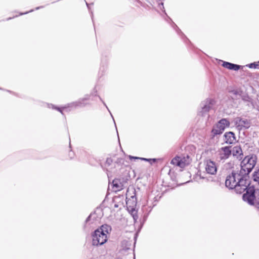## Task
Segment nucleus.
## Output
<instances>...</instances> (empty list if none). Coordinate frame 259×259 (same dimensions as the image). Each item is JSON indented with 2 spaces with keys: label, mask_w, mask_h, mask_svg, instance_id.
I'll return each mask as SVG.
<instances>
[{
  "label": "nucleus",
  "mask_w": 259,
  "mask_h": 259,
  "mask_svg": "<svg viewBox=\"0 0 259 259\" xmlns=\"http://www.w3.org/2000/svg\"><path fill=\"white\" fill-rule=\"evenodd\" d=\"M206 172L210 175H215L217 171V167L215 162L211 160H207L204 162Z\"/></svg>",
  "instance_id": "8"
},
{
  "label": "nucleus",
  "mask_w": 259,
  "mask_h": 259,
  "mask_svg": "<svg viewBox=\"0 0 259 259\" xmlns=\"http://www.w3.org/2000/svg\"><path fill=\"white\" fill-rule=\"evenodd\" d=\"M112 184L115 191H118L124 188L125 182L123 179H115L113 181Z\"/></svg>",
  "instance_id": "11"
},
{
  "label": "nucleus",
  "mask_w": 259,
  "mask_h": 259,
  "mask_svg": "<svg viewBox=\"0 0 259 259\" xmlns=\"http://www.w3.org/2000/svg\"><path fill=\"white\" fill-rule=\"evenodd\" d=\"M253 179L255 182H256L259 184V169L257 171L254 172Z\"/></svg>",
  "instance_id": "16"
},
{
  "label": "nucleus",
  "mask_w": 259,
  "mask_h": 259,
  "mask_svg": "<svg viewBox=\"0 0 259 259\" xmlns=\"http://www.w3.org/2000/svg\"><path fill=\"white\" fill-rule=\"evenodd\" d=\"M190 158L189 156L187 155L186 156H177L171 160L170 163L173 165L183 168L188 165L190 163Z\"/></svg>",
  "instance_id": "6"
},
{
  "label": "nucleus",
  "mask_w": 259,
  "mask_h": 259,
  "mask_svg": "<svg viewBox=\"0 0 259 259\" xmlns=\"http://www.w3.org/2000/svg\"><path fill=\"white\" fill-rule=\"evenodd\" d=\"M91 215H89V216L87 218L86 221H85V222H89V221H90V218H91Z\"/></svg>",
  "instance_id": "23"
},
{
  "label": "nucleus",
  "mask_w": 259,
  "mask_h": 259,
  "mask_svg": "<svg viewBox=\"0 0 259 259\" xmlns=\"http://www.w3.org/2000/svg\"><path fill=\"white\" fill-rule=\"evenodd\" d=\"M92 238V244L95 246L103 245L107 240V236L99 229L94 231Z\"/></svg>",
  "instance_id": "4"
},
{
  "label": "nucleus",
  "mask_w": 259,
  "mask_h": 259,
  "mask_svg": "<svg viewBox=\"0 0 259 259\" xmlns=\"http://www.w3.org/2000/svg\"><path fill=\"white\" fill-rule=\"evenodd\" d=\"M112 162H113V160L111 158H107L106 160V164L107 165L109 166L112 164Z\"/></svg>",
  "instance_id": "19"
},
{
  "label": "nucleus",
  "mask_w": 259,
  "mask_h": 259,
  "mask_svg": "<svg viewBox=\"0 0 259 259\" xmlns=\"http://www.w3.org/2000/svg\"><path fill=\"white\" fill-rule=\"evenodd\" d=\"M240 123L242 125V124H244V125L246 124V127H249V125H248V122L247 120H242L241 119L240 120Z\"/></svg>",
  "instance_id": "20"
},
{
  "label": "nucleus",
  "mask_w": 259,
  "mask_h": 259,
  "mask_svg": "<svg viewBox=\"0 0 259 259\" xmlns=\"http://www.w3.org/2000/svg\"><path fill=\"white\" fill-rule=\"evenodd\" d=\"M248 67L250 68H258L259 69V64L257 63H251L248 65Z\"/></svg>",
  "instance_id": "17"
},
{
  "label": "nucleus",
  "mask_w": 259,
  "mask_h": 259,
  "mask_svg": "<svg viewBox=\"0 0 259 259\" xmlns=\"http://www.w3.org/2000/svg\"><path fill=\"white\" fill-rule=\"evenodd\" d=\"M231 148L232 146H225L219 150V156L220 161H224L231 155Z\"/></svg>",
  "instance_id": "7"
},
{
  "label": "nucleus",
  "mask_w": 259,
  "mask_h": 259,
  "mask_svg": "<svg viewBox=\"0 0 259 259\" xmlns=\"http://www.w3.org/2000/svg\"><path fill=\"white\" fill-rule=\"evenodd\" d=\"M99 229L107 236V235L111 232V227L107 224H105L102 225Z\"/></svg>",
  "instance_id": "15"
},
{
  "label": "nucleus",
  "mask_w": 259,
  "mask_h": 259,
  "mask_svg": "<svg viewBox=\"0 0 259 259\" xmlns=\"http://www.w3.org/2000/svg\"><path fill=\"white\" fill-rule=\"evenodd\" d=\"M222 66L227 69L235 71L238 70L240 68V65L233 64L228 62H224L222 64Z\"/></svg>",
  "instance_id": "13"
},
{
  "label": "nucleus",
  "mask_w": 259,
  "mask_h": 259,
  "mask_svg": "<svg viewBox=\"0 0 259 259\" xmlns=\"http://www.w3.org/2000/svg\"><path fill=\"white\" fill-rule=\"evenodd\" d=\"M214 104V100L211 99H207L206 101L202 103V115L203 113L208 112L211 106Z\"/></svg>",
  "instance_id": "10"
},
{
  "label": "nucleus",
  "mask_w": 259,
  "mask_h": 259,
  "mask_svg": "<svg viewBox=\"0 0 259 259\" xmlns=\"http://www.w3.org/2000/svg\"><path fill=\"white\" fill-rule=\"evenodd\" d=\"M56 109L59 111L61 113H62V111L60 108H56Z\"/></svg>",
  "instance_id": "24"
},
{
  "label": "nucleus",
  "mask_w": 259,
  "mask_h": 259,
  "mask_svg": "<svg viewBox=\"0 0 259 259\" xmlns=\"http://www.w3.org/2000/svg\"><path fill=\"white\" fill-rule=\"evenodd\" d=\"M229 125L230 122L228 120L225 118L222 119L213 126L211 131L212 136L214 137L222 134L225 128Z\"/></svg>",
  "instance_id": "5"
},
{
  "label": "nucleus",
  "mask_w": 259,
  "mask_h": 259,
  "mask_svg": "<svg viewBox=\"0 0 259 259\" xmlns=\"http://www.w3.org/2000/svg\"><path fill=\"white\" fill-rule=\"evenodd\" d=\"M245 191L246 193L242 196L243 200L244 201L252 205L255 200L256 202L259 204V188L255 190L253 187L249 186L247 187Z\"/></svg>",
  "instance_id": "2"
},
{
  "label": "nucleus",
  "mask_w": 259,
  "mask_h": 259,
  "mask_svg": "<svg viewBox=\"0 0 259 259\" xmlns=\"http://www.w3.org/2000/svg\"><path fill=\"white\" fill-rule=\"evenodd\" d=\"M87 4V5L88 6V7H89V5L88 3H86Z\"/></svg>",
  "instance_id": "25"
},
{
  "label": "nucleus",
  "mask_w": 259,
  "mask_h": 259,
  "mask_svg": "<svg viewBox=\"0 0 259 259\" xmlns=\"http://www.w3.org/2000/svg\"><path fill=\"white\" fill-rule=\"evenodd\" d=\"M224 142L226 144H231L236 141V137L234 133L232 132H226L224 135Z\"/></svg>",
  "instance_id": "12"
},
{
  "label": "nucleus",
  "mask_w": 259,
  "mask_h": 259,
  "mask_svg": "<svg viewBox=\"0 0 259 259\" xmlns=\"http://www.w3.org/2000/svg\"><path fill=\"white\" fill-rule=\"evenodd\" d=\"M229 93L232 95L231 97L233 100L238 99L241 95V91L237 90H233L230 91Z\"/></svg>",
  "instance_id": "14"
},
{
  "label": "nucleus",
  "mask_w": 259,
  "mask_h": 259,
  "mask_svg": "<svg viewBox=\"0 0 259 259\" xmlns=\"http://www.w3.org/2000/svg\"><path fill=\"white\" fill-rule=\"evenodd\" d=\"M255 155L245 157L241 162L239 170H233L226 177L225 185L230 189H234L236 193H243L250 185L249 174L256 163Z\"/></svg>",
  "instance_id": "1"
},
{
  "label": "nucleus",
  "mask_w": 259,
  "mask_h": 259,
  "mask_svg": "<svg viewBox=\"0 0 259 259\" xmlns=\"http://www.w3.org/2000/svg\"><path fill=\"white\" fill-rule=\"evenodd\" d=\"M234 163L232 162H229L225 164V167L226 168H232L234 167Z\"/></svg>",
  "instance_id": "18"
},
{
  "label": "nucleus",
  "mask_w": 259,
  "mask_h": 259,
  "mask_svg": "<svg viewBox=\"0 0 259 259\" xmlns=\"http://www.w3.org/2000/svg\"><path fill=\"white\" fill-rule=\"evenodd\" d=\"M231 154L239 160L243 158V154L240 146H234L231 148Z\"/></svg>",
  "instance_id": "9"
},
{
  "label": "nucleus",
  "mask_w": 259,
  "mask_h": 259,
  "mask_svg": "<svg viewBox=\"0 0 259 259\" xmlns=\"http://www.w3.org/2000/svg\"><path fill=\"white\" fill-rule=\"evenodd\" d=\"M133 194L134 195L131 196V198H128V197L129 196V192L127 191L126 197V203L127 205V209L128 211L131 212L134 220H136L138 218V215L137 214V211L134 208V207L136 206L137 204V198L136 197L135 190L133 191Z\"/></svg>",
  "instance_id": "3"
},
{
  "label": "nucleus",
  "mask_w": 259,
  "mask_h": 259,
  "mask_svg": "<svg viewBox=\"0 0 259 259\" xmlns=\"http://www.w3.org/2000/svg\"><path fill=\"white\" fill-rule=\"evenodd\" d=\"M130 159H139V157H134V156H130Z\"/></svg>",
  "instance_id": "22"
},
{
  "label": "nucleus",
  "mask_w": 259,
  "mask_h": 259,
  "mask_svg": "<svg viewBox=\"0 0 259 259\" xmlns=\"http://www.w3.org/2000/svg\"><path fill=\"white\" fill-rule=\"evenodd\" d=\"M141 159L143 160L149 161L151 163H152V162H151L152 161L153 162H154L156 161V159H147V158H142Z\"/></svg>",
  "instance_id": "21"
}]
</instances>
